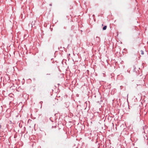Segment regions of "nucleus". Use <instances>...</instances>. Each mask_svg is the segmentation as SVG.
<instances>
[{
	"label": "nucleus",
	"instance_id": "2",
	"mask_svg": "<svg viewBox=\"0 0 148 148\" xmlns=\"http://www.w3.org/2000/svg\"><path fill=\"white\" fill-rule=\"evenodd\" d=\"M140 52L141 55H143L144 54V53L143 51L141 50L140 51Z\"/></svg>",
	"mask_w": 148,
	"mask_h": 148
},
{
	"label": "nucleus",
	"instance_id": "1",
	"mask_svg": "<svg viewBox=\"0 0 148 148\" xmlns=\"http://www.w3.org/2000/svg\"><path fill=\"white\" fill-rule=\"evenodd\" d=\"M107 26H104L103 28V30H105L106 29V28H107Z\"/></svg>",
	"mask_w": 148,
	"mask_h": 148
}]
</instances>
